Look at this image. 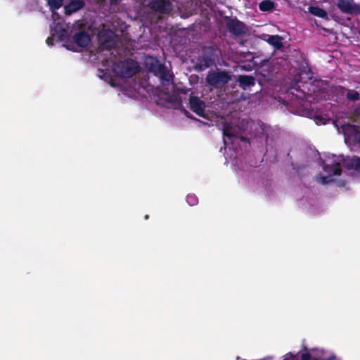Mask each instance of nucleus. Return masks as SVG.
Listing matches in <instances>:
<instances>
[{"label": "nucleus", "instance_id": "obj_1", "mask_svg": "<svg viewBox=\"0 0 360 360\" xmlns=\"http://www.w3.org/2000/svg\"><path fill=\"white\" fill-rule=\"evenodd\" d=\"M139 65L133 60H125L113 64L112 70L117 76L130 78L139 71Z\"/></svg>", "mask_w": 360, "mask_h": 360}, {"label": "nucleus", "instance_id": "obj_2", "mask_svg": "<svg viewBox=\"0 0 360 360\" xmlns=\"http://www.w3.org/2000/svg\"><path fill=\"white\" fill-rule=\"evenodd\" d=\"M231 79V75L226 70L209 72L207 77V82L212 86L219 89L228 84Z\"/></svg>", "mask_w": 360, "mask_h": 360}, {"label": "nucleus", "instance_id": "obj_3", "mask_svg": "<svg viewBox=\"0 0 360 360\" xmlns=\"http://www.w3.org/2000/svg\"><path fill=\"white\" fill-rule=\"evenodd\" d=\"M217 49L213 46H205L202 51V55L199 59L200 69L203 70L212 66L215 63Z\"/></svg>", "mask_w": 360, "mask_h": 360}, {"label": "nucleus", "instance_id": "obj_4", "mask_svg": "<svg viewBox=\"0 0 360 360\" xmlns=\"http://www.w3.org/2000/svg\"><path fill=\"white\" fill-rule=\"evenodd\" d=\"M148 7L155 13L169 14L172 11V4L169 0H153Z\"/></svg>", "mask_w": 360, "mask_h": 360}, {"label": "nucleus", "instance_id": "obj_5", "mask_svg": "<svg viewBox=\"0 0 360 360\" xmlns=\"http://www.w3.org/2000/svg\"><path fill=\"white\" fill-rule=\"evenodd\" d=\"M337 6L339 9L344 13H360V6L354 3L353 0H338Z\"/></svg>", "mask_w": 360, "mask_h": 360}, {"label": "nucleus", "instance_id": "obj_6", "mask_svg": "<svg viewBox=\"0 0 360 360\" xmlns=\"http://www.w3.org/2000/svg\"><path fill=\"white\" fill-rule=\"evenodd\" d=\"M226 28L230 33L236 37L244 34L246 30L245 24L236 18L229 19L226 22Z\"/></svg>", "mask_w": 360, "mask_h": 360}, {"label": "nucleus", "instance_id": "obj_7", "mask_svg": "<svg viewBox=\"0 0 360 360\" xmlns=\"http://www.w3.org/2000/svg\"><path fill=\"white\" fill-rule=\"evenodd\" d=\"M205 103L199 97L195 96H190L189 108L190 109L200 117H205Z\"/></svg>", "mask_w": 360, "mask_h": 360}, {"label": "nucleus", "instance_id": "obj_8", "mask_svg": "<svg viewBox=\"0 0 360 360\" xmlns=\"http://www.w3.org/2000/svg\"><path fill=\"white\" fill-rule=\"evenodd\" d=\"M323 170L330 175H340L342 168L340 161H338L335 155H333L331 162L328 164L324 162L322 163Z\"/></svg>", "mask_w": 360, "mask_h": 360}, {"label": "nucleus", "instance_id": "obj_9", "mask_svg": "<svg viewBox=\"0 0 360 360\" xmlns=\"http://www.w3.org/2000/svg\"><path fill=\"white\" fill-rule=\"evenodd\" d=\"M144 63L148 70L155 75H157L158 72L164 65L160 64L156 58L152 56L147 57Z\"/></svg>", "mask_w": 360, "mask_h": 360}, {"label": "nucleus", "instance_id": "obj_10", "mask_svg": "<svg viewBox=\"0 0 360 360\" xmlns=\"http://www.w3.org/2000/svg\"><path fill=\"white\" fill-rule=\"evenodd\" d=\"M84 6L85 2L84 0H71L68 4L65 6V13L67 15H71L83 8Z\"/></svg>", "mask_w": 360, "mask_h": 360}, {"label": "nucleus", "instance_id": "obj_11", "mask_svg": "<svg viewBox=\"0 0 360 360\" xmlns=\"http://www.w3.org/2000/svg\"><path fill=\"white\" fill-rule=\"evenodd\" d=\"M73 40L79 46L84 48L89 45L91 39L87 32L79 31L74 35Z\"/></svg>", "mask_w": 360, "mask_h": 360}, {"label": "nucleus", "instance_id": "obj_12", "mask_svg": "<svg viewBox=\"0 0 360 360\" xmlns=\"http://www.w3.org/2000/svg\"><path fill=\"white\" fill-rule=\"evenodd\" d=\"M238 86L243 89H246L247 87L253 86L255 85L256 79L252 75H239L237 79Z\"/></svg>", "mask_w": 360, "mask_h": 360}, {"label": "nucleus", "instance_id": "obj_13", "mask_svg": "<svg viewBox=\"0 0 360 360\" xmlns=\"http://www.w3.org/2000/svg\"><path fill=\"white\" fill-rule=\"evenodd\" d=\"M276 4L271 0H264L259 4V8L261 11H271L275 8Z\"/></svg>", "mask_w": 360, "mask_h": 360}, {"label": "nucleus", "instance_id": "obj_14", "mask_svg": "<svg viewBox=\"0 0 360 360\" xmlns=\"http://www.w3.org/2000/svg\"><path fill=\"white\" fill-rule=\"evenodd\" d=\"M156 76H159L162 81L167 82L173 80V76L169 75V70L165 65L158 72Z\"/></svg>", "mask_w": 360, "mask_h": 360}, {"label": "nucleus", "instance_id": "obj_15", "mask_svg": "<svg viewBox=\"0 0 360 360\" xmlns=\"http://www.w3.org/2000/svg\"><path fill=\"white\" fill-rule=\"evenodd\" d=\"M343 90L347 91L346 98L350 101H357L360 99V94L354 89H349L345 87H341Z\"/></svg>", "mask_w": 360, "mask_h": 360}, {"label": "nucleus", "instance_id": "obj_16", "mask_svg": "<svg viewBox=\"0 0 360 360\" xmlns=\"http://www.w3.org/2000/svg\"><path fill=\"white\" fill-rule=\"evenodd\" d=\"M223 135L229 138L236 137V129L230 124L224 123L223 124Z\"/></svg>", "mask_w": 360, "mask_h": 360}, {"label": "nucleus", "instance_id": "obj_17", "mask_svg": "<svg viewBox=\"0 0 360 360\" xmlns=\"http://www.w3.org/2000/svg\"><path fill=\"white\" fill-rule=\"evenodd\" d=\"M309 11L311 14L314 15H316L317 17L321 18H327L328 13L327 12L318 6H311L309 8Z\"/></svg>", "mask_w": 360, "mask_h": 360}, {"label": "nucleus", "instance_id": "obj_18", "mask_svg": "<svg viewBox=\"0 0 360 360\" xmlns=\"http://www.w3.org/2000/svg\"><path fill=\"white\" fill-rule=\"evenodd\" d=\"M47 3L51 10L56 11L63 6V0H47Z\"/></svg>", "mask_w": 360, "mask_h": 360}, {"label": "nucleus", "instance_id": "obj_19", "mask_svg": "<svg viewBox=\"0 0 360 360\" xmlns=\"http://www.w3.org/2000/svg\"><path fill=\"white\" fill-rule=\"evenodd\" d=\"M186 202L191 206H194L198 204V198L194 194H188L186 196Z\"/></svg>", "mask_w": 360, "mask_h": 360}, {"label": "nucleus", "instance_id": "obj_20", "mask_svg": "<svg viewBox=\"0 0 360 360\" xmlns=\"http://www.w3.org/2000/svg\"><path fill=\"white\" fill-rule=\"evenodd\" d=\"M352 167L356 170L360 171V158L355 157L352 161Z\"/></svg>", "mask_w": 360, "mask_h": 360}, {"label": "nucleus", "instance_id": "obj_21", "mask_svg": "<svg viewBox=\"0 0 360 360\" xmlns=\"http://www.w3.org/2000/svg\"><path fill=\"white\" fill-rule=\"evenodd\" d=\"M311 357V355L309 352H304L301 355V359L302 360H310Z\"/></svg>", "mask_w": 360, "mask_h": 360}, {"label": "nucleus", "instance_id": "obj_22", "mask_svg": "<svg viewBox=\"0 0 360 360\" xmlns=\"http://www.w3.org/2000/svg\"><path fill=\"white\" fill-rule=\"evenodd\" d=\"M319 181L322 184H326L328 183V177L327 176H320L319 177Z\"/></svg>", "mask_w": 360, "mask_h": 360}, {"label": "nucleus", "instance_id": "obj_23", "mask_svg": "<svg viewBox=\"0 0 360 360\" xmlns=\"http://www.w3.org/2000/svg\"><path fill=\"white\" fill-rule=\"evenodd\" d=\"M53 38L52 37H49L46 39V42L48 44V46H53Z\"/></svg>", "mask_w": 360, "mask_h": 360}, {"label": "nucleus", "instance_id": "obj_24", "mask_svg": "<svg viewBox=\"0 0 360 360\" xmlns=\"http://www.w3.org/2000/svg\"><path fill=\"white\" fill-rule=\"evenodd\" d=\"M122 0H109L110 5H117Z\"/></svg>", "mask_w": 360, "mask_h": 360}, {"label": "nucleus", "instance_id": "obj_25", "mask_svg": "<svg viewBox=\"0 0 360 360\" xmlns=\"http://www.w3.org/2000/svg\"><path fill=\"white\" fill-rule=\"evenodd\" d=\"M185 114L186 115L187 117H189V118H193V116L192 115H191V113L186 110H185Z\"/></svg>", "mask_w": 360, "mask_h": 360}, {"label": "nucleus", "instance_id": "obj_26", "mask_svg": "<svg viewBox=\"0 0 360 360\" xmlns=\"http://www.w3.org/2000/svg\"><path fill=\"white\" fill-rule=\"evenodd\" d=\"M359 110H360V108H357V109L356 110V112H359Z\"/></svg>", "mask_w": 360, "mask_h": 360}]
</instances>
